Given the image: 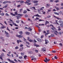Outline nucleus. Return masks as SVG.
<instances>
[{"mask_svg": "<svg viewBox=\"0 0 63 63\" xmlns=\"http://www.w3.org/2000/svg\"><path fill=\"white\" fill-rule=\"evenodd\" d=\"M47 27H49V26H52L53 28H51V29L53 30H56V29L52 25H50V26H47Z\"/></svg>", "mask_w": 63, "mask_h": 63, "instance_id": "nucleus-1", "label": "nucleus"}, {"mask_svg": "<svg viewBox=\"0 0 63 63\" xmlns=\"http://www.w3.org/2000/svg\"><path fill=\"white\" fill-rule=\"evenodd\" d=\"M15 14H13L12 13H10L11 14V15L13 16H15V15H17V12H16L15 13Z\"/></svg>", "mask_w": 63, "mask_h": 63, "instance_id": "nucleus-2", "label": "nucleus"}, {"mask_svg": "<svg viewBox=\"0 0 63 63\" xmlns=\"http://www.w3.org/2000/svg\"><path fill=\"white\" fill-rule=\"evenodd\" d=\"M16 37H19V38H22V37H23V35H18L16 34Z\"/></svg>", "mask_w": 63, "mask_h": 63, "instance_id": "nucleus-3", "label": "nucleus"}, {"mask_svg": "<svg viewBox=\"0 0 63 63\" xmlns=\"http://www.w3.org/2000/svg\"><path fill=\"white\" fill-rule=\"evenodd\" d=\"M46 60H44V61L45 62L47 63V61H49L50 60L49 59H47V58H45Z\"/></svg>", "mask_w": 63, "mask_h": 63, "instance_id": "nucleus-4", "label": "nucleus"}, {"mask_svg": "<svg viewBox=\"0 0 63 63\" xmlns=\"http://www.w3.org/2000/svg\"><path fill=\"white\" fill-rule=\"evenodd\" d=\"M9 61L10 63H15V62H14V61H11L10 60V59H7Z\"/></svg>", "mask_w": 63, "mask_h": 63, "instance_id": "nucleus-5", "label": "nucleus"}, {"mask_svg": "<svg viewBox=\"0 0 63 63\" xmlns=\"http://www.w3.org/2000/svg\"><path fill=\"white\" fill-rule=\"evenodd\" d=\"M33 45L34 46H35L36 47H40V45H38L35 43H34L33 44Z\"/></svg>", "mask_w": 63, "mask_h": 63, "instance_id": "nucleus-6", "label": "nucleus"}, {"mask_svg": "<svg viewBox=\"0 0 63 63\" xmlns=\"http://www.w3.org/2000/svg\"><path fill=\"white\" fill-rule=\"evenodd\" d=\"M58 22L59 23H60V24H61V23H63V21L61 20H60L58 21Z\"/></svg>", "mask_w": 63, "mask_h": 63, "instance_id": "nucleus-7", "label": "nucleus"}, {"mask_svg": "<svg viewBox=\"0 0 63 63\" xmlns=\"http://www.w3.org/2000/svg\"><path fill=\"white\" fill-rule=\"evenodd\" d=\"M19 42H22V41H21V40H17V42L18 44H19Z\"/></svg>", "mask_w": 63, "mask_h": 63, "instance_id": "nucleus-8", "label": "nucleus"}, {"mask_svg": "<svg viewBox=\"0 0 63 63\" xmlns=\"http://www.w3.org/2000/svg\"><path fill=\"white\" fill-rule=\"evenodd\" d=\"M37 40L39 42H42V39L40 38H38Z\"/></svg>", "mask_w": 63, "mask_h": 63, "instance_id": "nucleus-9", "label": "nucleus"}, {"mask_svg": "<svg viewBox=\"0 0 63 63\" xmlns=\"http://www.w3.org/2000/svg\"><path fill=\"white\" fill-rule=\"evenodd\" d=\"M30 2V0H27L26 1V2H25V4H27H27H28V2Z\"/></svg>", "mask_w": 63, "mask_h": 63, "instance_id": "nucleus-10", "label": "nucleus"}, {"mask_svg": "<svg viewBox=\"0 0 63 63\" xmlns=\"http://www.w3.org/2000/svg\"><path fill=\"white\" fill-rule=\"evenodd\" d=\"M49 6H50V5L49 4H47L46 5V7L47 8H48L49 7Z\"/></svg>", "mask_w": 63, "mask_h": 63, "instance_id": "nucleus-11", "label": "nucleus"}, {"mask_svg": "<svg viewBox=\"0 0 63 63\" xmlns=\"http://www.w3.org/2000/svg\"><path fill=\"white\" fill-rule=\"evenodd\" d=\"M34 16H37V17H41V16H39L38 14H37L36 15H34Z\"/></svg>", "mask_w": 63, "mask_h": 63, "instance_id": "nucleus-12", "label": "nucleus"}, {"mask_svg": "<svg viewBox=\"0 0 63 63\" xmlns=\"http://www.w3.org/2000/svg\"><path fill=\"white\" fill-rule=\"evenodd\" d=\"M45 41L46 42L45 43L46 44H47L48 43V41L46 39L45 40Z\"/></svg>", "mask_w": 63, "mask_h": 63, "instance_id": "nucleus-13", "label": "nucleus"}, {"mask_svg": "<svg viewBox=\"0 0 63 63\" xmlns=\"http://www.w3.org/2000/svg\"><path fill=\"white\" fill-rule=\"evenodd\" d=\"M48 23V24H49V22H48V21H46V22L45 23V25H47V23Z\"/></svg>", "mask_w": 63, "mask_h": 63, "instance_id": "nucleus-14", "label": "nucleus"}, {"mask_svg": "<svg viewBox=\"0 0 63 63\" xmlns=\"http://www.w3.org/2000/svg\"><path fill=\"white\" fill-rule=\"evenodd\" d=\"M19 34H20V35H22V34H23V32L22 31H20L19 32Z\"/></svg>", "mask_w": 63, "mask_h": 63, "instance_id": "nucleus-15", "label": "nucleus"}, {"mask_svg": "<svg viewBox=\"0 0 63 63\" xmlns=\"http://www.w3.org/2000/svg\"><path fill=\"white\" fill-rule=\"evenodd\" d=\"M16 17H17V18L18 19V18H20V16H17Z\"/></svg>", "mask_w": 63, "mask_h": 63, "instance_id": "nucleus-16", "label": "nucleus"}, {"mask_svg": "<svg viewBox=\"0 0 63 63\" xmlns=\"http://www.w3.org/2000/svg\"><path fill=\"white\" fill-rule=\"evenodd\" d=\"M54 14L57 15H59V13L56 12H54Z\"/></svg>", "mask_w": 63, "mask_h": 63, "instance_id": "nucleus-17", "label": "nucleus"}, {"mask_svg": "<svg viewBox=\"0 0 63 63\" xmlns=\"http://www.w3.org/2000/svg\"><path fill=\"white\" fill-rule=\"evenodd\" d=\"M29 42H33L34 41V40H31V39H30L29 40Z\"/></svg>", "mask_w": 63, "mask_h": 63, "instance_id": "nucleus-18", "label": "nucleus"}, {"mask_svg": "<svg viewBox=\"0 0 63 63\" xmlns=\"http://www.w3.org/2000/svg\"><path fill=\"white\" fill-rule=\"evenodd\" d=\"M5 35L7 37H10V35L9 34Z\"/></svg>", "mask_w": 63, "mask_h": 63, "instance_id": "nucleus-19", "label": "nucleus"}, {"mask_svg": "<svg viewBox=\"0 0 63 63\" xmlns=\"http://www.w3.org/2000/svg\"><path fill=\"white\" fill-rule=\"evenodd\" d=\"M7 3H8V1H6L3 2V4H6Z\"/></svg>", "mask_w": 63, "mask_h": 63, "instance_id": "nucleus-20", "label": "nucleus"}, {"mask_svg": "<svg viewBox=\"0 0 63 63\" xmlns=\"http://www.w3.org/2000/svg\"><path fill=\"white\" fill-rule=\"evenodd\" d=\"M58 28H59L58 29V30H59V31H61V29H60V27H58Z\"/></svg>", "mask_w": 63, "mask_h": 63, "instance_id": "nucleus-21", "label": "nucleus"}, {"mask_svg": "<svg viewBox=\"0 0 63 63\" xmlns=\"http://www.w3.org/2000/svg\"><path fill=\"white\" fill-rule=\"evenodd\" d=\"M1 29H3V28H6V27L5 26H3L1 27Z\"/></svg>", "mask_w": 63, "mask_h": 63, "instance_id": "nucleus-22", "label": "nucleus"}, {"mask_svg": "<svg viewBox=\"0 0 63 63\" xmlns=\"http://www.w3.org/2000/svg\"><path fill=\"white\" fill-rule=\"evenodd\" d=\"M8 6V4L6 5L4 7H3V8H7V7Z\"/></svg>", "mask_w": 63, "mask_h": 63, "instance_id": "nucleus-23", "label": "nucleus"}, {"mask_svg": "<svg viewBox=\"0 0 63 63\" xmlns=\"http://www.w3.org/2000/svg\"><path fill=\"white\" fill-rule=\"evenodd\" d=\"M38 1H34L33 2L34 3H38Z\"/></svg>", "mask_w": 63, "mask_h": 63, "instance_id": "nucleus-24", "label": "nucleus"}, {"mask_svg": "<svg viewBox=\"0 0 63 63\" xmlns=\"http://www.w3.org/2000/svg\"><path fill=\"white\" fill-rule=\"evenodd\" d=\"M43 50L44 51H46V49L45 48H43Z\"/></svg>", "mask_w": 63, "mask_h": 63, "instance_id": "nucleus-25", "label": "nucleus"}, {"mask_svg": "<svg viewBox=\"0 0 63 63\" xmlns=\"http://www.w3.org/2000/svg\"><path fill=\"white\" fill-rule=\"evenodd\" d=\"M39 18L37 17H36V19L34 20H39Z\"/></svg>", "mask_w": 63, "mask_h": 63, "instance_id": "nucleus-26", "label": "nucleus"}, {"mask_svg": "<svg viewBox=\"0 0 63 63\" xmlns=\"http://www.w3.org/2000/svg\"><path fill=\"white\" fill-rule=\"evenodd\" d=\"M28 29L30 31H32V29H31V28L30 27H29Z\"/></svg>", "mask_w": 63, "mask_h": 63, "instance_id": "nucleus-27", "label": "nucleus"}, {"mask_svg": "<svg viewBox=\"0 0 63 63\" xmlns=\"http://www.w3.org/2000/svg\"><path fill=\"white\" fill-rule=\"evenodd\" d=\"M16 23H19V21L18 20H16Z\"/></svg>", "mask_w": 63, "mask_h": 63, "instance_id": "nucleus-28", "label": "nucleus"}, {"mask_svg": "<svg viewBox=\"0 0 63 63\" xmlns=\"http://www.w3.org/2000/svg\"><path fill=\"white\" fill-rule=\"evenodd\" d=\"M4 32H5V34H9V33H8V32H6V31H4Z\"/></svg>", "mask_w": 63, "mask_h": 63, "instance_id": "nucleus-29", "label": "nucleus"}, {"mask_svg": "<svg viewBox=\"0 0 63 63\" xmlns=\"http://www.w3.org/2000/svg\"><path fill=\"white\" fill-rule=\"evenodd\" d=\"M26 13H27V11H26V10H25L23 12V13L24 14H26Z\"/></svg>", "mask_w": 63, "mask_h": 63, "instance_id": "nucleus-30", "label": "nucleus"}, {"mask_svg": "<svg viewBox=\"0 0 63 63\" xmlns=\"http://www.w3.org/2000/svg\"><path fill=\"white\" fill-rule=\"evenodd\" d=\"M26 34H27V35H29V34H30V32H26Z\"/></svg>", "mask_w": 63, "mask_h": 63, "instance_id": "nucleus-31", "label": "nucleus"}, {"mask_svg": "<svg viewBox=\"0 0 63 63\" xmlns=\"http://www.w3.org/2000/svg\"><path fill=\"white\" fill-rule=\"evenodd\" d=\"M51 11V10L49 9L48 10V11L47 12V13H49V12H50Z\"/></svg>", "mask_w": 63, "mask_h": 63, "instance_id": "nucleus-32", "label": "nucleus"}, {"mask_svg": "<svg viewBox=\"0 0 63 63\" xmlns=\"http://www.w3.org/2000/svg\"><path fill=\"white\" fill-rule=\"evenodd\" d=\"M38 5H39V4H38V3H36L34 5L35 6H37Z\"/></svg>", "mask_w": 63, "mask_h": 63, "instance_id": "nucleus-33", "label": "nucleus"}, {"mask_svg": "<svg viewBox=\"0 0 63 63\" xmlns=\"http://www.w3.org/2000/svg\"><path fill=\"white\" fill-rule=\"evenodd\" d=\"M1 15L2 16H4V13H2L1 14Z\"/></svg>", "mask_w": 63, "mask_h": 63, "instance_id": "nucleus-34", "label": "nucleus"}, {"mask_svg": "<svg viewBox=\"0 0 63 63\" xmlns=\"http://www.w3.org/2000/svg\"><path fill=\"white\" fill-rule=\"evenodd\" d=\"M24 1L23 0H22L20 2V4H22V3H24Z\"/></svg>", "mask_w": 63, "mask_h": 63, "instance_id": "nucleus-35", "label": "nucleus"}, {"mask_svg": "<svg viewBox=\"0 0 63 63\" xmlns=\"http://www.w3.org/2000/svg\"><path fill=\"white\" fill-rule=\"evenodd\" d=\"M5 15L6 16H9V15L8 13H6Z\"/></svg>", "mask_w": 63, "mask_h": 63, "instance_id": "nucleus-36", "label": "nucleus"}, {"mask_svg": "<svg viewBox=\"0 0 63 63\" xmlns=\"http://www.w3.org/2000/svg\"><path fill=\"white\" fill-rule=\"evenodd\" d=\"M36 58H33L32 59V60H36Z\"/></svg>", "mask_w": 63, "mask_h": 63, "instance_id": "nucleus-37", "label": "nucleus"}, {"mask_svg": "<svg viewBox=\"0 0 63 63\" xmlns=\"http://www.w3.org/2000/svg\"><path fill=\"white\" fill-rule=\"evenodd\" d=\"M31 4V3H29V2L28 3V5H30Z\"/></svg>", "mask_w": 63, "mask_h": 63, "instance_id": "nucleus-38", "label": "nucleus"}, {"mask_svg": "<svg viewBox=\"0 0 63 63\" xmlns=\"http://www.w3.org/2000/svg\"><path fill=\"white\" fill-rule=\"evenodd\" d=\"M54 58L55 59H57V57L56 56H55L54 57Z\"/></svg>", "mask_w": 63, "mask_h": 63, "instance_id": "nucleus-39", "label": "nucleus"}, {"mask_svg": "<svg viewBox=\"0 0 63 63\" xmlns=\"http://www.w3.org/2000/svg\"><path fill=\"white\" fill-rule=\"evenodd\" d=\"M59 0H55V2H56V3H57V2H59Z\"/></svg>", "mask_w": 63, "mask_h": 63, "instance_id": "nucleus-40", "label": "nucleus"}, {"mask_svg": "<svg viewBox=\"0 0 63 63\" xmlns=\"http://www.w3.org/2000/svg\"><path fill=\"white\" fill-rule=\"evenodd\" d=\"M55 22H57V24H58V25H59V24H58V23L57 22H58V20H56Z\"/></svg>", "mask_w": 63, "mask_h": 63, "instance_id": "nucleus-41", "label": "nucleus"}, {"mask_svg": "<svg viewBox=\"0 0 63 63\" xmlns=\"http://www.w3.org/2000/svg\"><path fill=\"white\" fill-rule=\"evenodd\" d=\"M18 16H22V15L20 14H18Z\"/></svg>", "mask_w": 63, "mask_h": 63, "instance_id": "nucleus-42", "label": "nucleus"}, {"mask_svg": "<svg viewBox=\"0 0 63 63\" xmlns=\"http://www.w3.org/2000/svg\"><path fill=\"white\" fill-rule=\"evenodd\" d=\"M26 44H27V45H29L30 44H29V42H26Z\"/></svg>", "mask_w": 63, "mask_h": 63, "instance_id": "nucleus-43", "label": "nucleus"}, {"mask_svg": "<svg viewBox=\"0 0 63 63\" xmlns=\"http://www.w3.org/2000/svg\"><path fill=\"white\" fill-rule=\"evenodd\" d=\"M54 32H55L56 33H58V34H59V32H58L57 31H54Z\"/></svg>", "mask_w": 63, "mask_h": 63, "instance_id": "nucleus-44", "label": "nucleus"}, {"mask_svg": "<svg viewBox=\"0 0 63 63\" xmlns=\"http://www.w3.org/2000/svg\"><path fill=\"white\" fill-rule=\"evenodd\" d=\"M51 36L53 37H54V34H52L51 35Z\"/></svg>", "mask_w": 63, "mask_h": 63, "instance_id": "nucleus-45", "label": "nucleus"}, {"mask_svg": "<svg viewBox=\"0 0 63 63\" xmlns=\"http://www.w3.org/2000/svg\"><path fill=\"white\" fill-rule=\"evenodd\" d=\"M44 21V20H42L41 19H40L39 20V21Z\"/></svg>", "mask_w": 63, "mask_h": 63, "instance_id": "nucleus-46", "label": "nucleus"}, {"mask_svg": "<svg viewBox=\"0 0 63 63\" xmlns=\"http://www.w3.org/2000/svg\"><path fill=\"white\" fill-rule=\"evenodd\" d=\"M42 12H43V14H45V13H46V12H45V11H42Z\"/></svg>", "mask_w": 63, "mask_h": 63, "instance_id": "nucleus-47", "label": "nucleus"}, {"mask_svg": "<svg viewBox=\"0 0 63 63\" xmlns=\"http://www.w3.org/2000/svg\"><path fill=\"white\" fill-rule=\"evenodd\" d=\"M59 34L60 35H62V33L61 32H59Z\"/></svg>", "mask_w": 63, "mask_h": 63, "instance_id": "nucleus-48", "label": "nucleus"}, {"mask_svg": "<svg viewBox=\"0 0 63 63\" xmlns=\"http://www.w3.org/2000/svg\"><path fill=\"white\" fill-rule=\"evenodd\" d=\"M60 25H61V27H63V24H60Z\"/></svg>", "mask_w": 63, "mask_h": 63, "instance_id": "nucleus-49", "label": "nucleus"}, {"mask_svg": "<svg viewBox=\"0 0 63 63\" xmlns=\"http://www.w3.org/2000/svg\"><path fill=\"white\" fill-rule=\"evenodd\" d=\"M19 58L20 59H22V56L19 57Z\"/></svg>", "mask_w": 63, "mask_h": 63, "instance_id": "nucleus-50", "label": "nucleus"}, {"mask_svg": "<svg viewBox=\"0 0 63 63\" xmlns=\"http://www.w3.org/2000/svg\"><path fill=\"white\" fill-rule=\"evenodd\" d=\"M35 52H38V50H37L35 49Z\"/></svg>", "mask_w": 63, "mask_h": 63, "instance_id": "nucleus-51", "label": "nucleus"}, {"mask_svg": "<svg viewBox=\"0 0 63 63\" xmlns=\"http://www.w3.org/2000/svg\"><path fill=\"white\" fill-rule=\"evenodd\" d=\"M3 37L2 36H0V39H3Z\"/></svg>", "mask_w": 63, "mask_h": 63, "instance_id": "nucleus-52", "label": "nucleus"}, {"mask_svg": "<svg viewBox=\"0 0 63 63\" xmlns=\"http://www.w3.org/2000/svg\"><path fill=\"white\" fill-rule=\"evenodd\" d=\"M26 57H27V56L26 55H25V56L24 57V59H26Z\"/></svg>", "mask_w": 63, "mask_h": 63, "instance_id": "nucleus-53", "label": "nucleus"}, {"mask_svg": "<svg viewBox=\"0 0 63 63\" xmlns=\"http://www.w3.org/2000/svg\"><path fill=\"white\" fill-rule=\"evenodd\" d=\"M21 55H24V53H21Z\"/></svg>", "mask_w": 63, "mask_h": 63, "instance_id": "nucleus-54", "label": "nucleus"}, {"mask_svg": "<svg viewBox=\"0 0 63 63\" xmlns=\"http://www.w3.org/2000/svg\"><path fill=\"white\" fill-rule=\"evenodd\" d=\"M27 11H28L29 12H30V10H29V9L28 8H27Z\"/></svg>", "mask_w": 63, "mask_h": 63, "instance_id": "nucleus-55", "label": "nucleus"}, {"mask_svg": "<svg viewBox=\"0 0 63 63\" xmlns=\"http://www.w3.org/2000/svg\"><path fill=\"white\" fill-rule=\"evenodd\" d=\"M10 21H11V22H13V20L11 19H10Z\"/></svg>", "mask_w": 63, "mask_h": 63, "instance_id": "nucleus-56", "label": "nucleus"}, {"mask_svg": "<svg viewBox=\"0 0 63 63\" xmlns=\"http://www.w3.org/2000/svg\"><path fill=\"white\" fill-rule=\"evenodd\" d=\"M48 33H46L45 34V36H47V35H48Z\"/></svg>", "mask_w": 63, "mask_h": 63, "instance_id": "nucleus-57", "label": "nucleus"}, {"mask_svg": "<svg viewBox=\"0 0 63 63\" xmlns=\"http://www.w3.org/2000/svg\"><path fill=\"white\" fill-rule=\"evenodd\" d=\"M55 52H56V51L55 50L52 51V52H53V53H55Z\"/></svg>", "mask_w": 63, "mask_h": 63, "instance_id": "nucleus-58", "label": "nucleus"}, {"mask_svg": "<svg viewBox=\"0 0 63 63\" xmlns=\"http://www.w3.org/2000/svg\"><path fill=\"white\" fill-rule=\"evenodd\" d=\"M9 25L11 26L12 27L13 26V24H9Z\"/></svg>", "mask_w": 63, "mask_h": 63, "instance_id": "nucleus-59", "label": "nucleus"}, {"mask_svg": "<svg viewBox=\"0 0 63 63\" xmlns=\"http://www.w3.org/2000/svg\"><path fill=\"white\" fill-rule=\"evenodd\" d=\"M37 11L38 12H40V11H41V9H37Z\"/></svg>", "mask_w": 63, "mask_h": 63, "instance_id": "nucleus-60", "label": "nucleus"}, {"mask_svg": "<svg viewBox=\"0 0 63 63\" xmlns=\"http://www.w3.org/2000/svg\"><path fill=\"white\" fill-rule=\"evenodd\" d=\"M20 5H18V6H17V7H20Z\"/></svg>", "mask_w": 63, "mask_h": 63, "instance_id": "nucleus-61", "label": "nucleus"}, {"mask_svg": "<svg viewBox=\"0 0 63 63\" xmlns=\"http://www.w3.org/2000/svg\"><path fill=\"white\" fill-rule=\"evenodd\" d=\"M18 48V47L16 46L15 47V49H17Z\"/></svg>", "mask_w": 63, "mask_h": 63, "instance_id": "nucleus-62", "label": "nucleus"}, {"mask_svg": "<svg viewBox=\"0 0 63 63\" xmlns=\"http://www.w3.org/2000/svg\"><path fill=\"white\" fill-rule=\"evenodd\" d=\"M59 45L60 46H62V44L61 43H60L59 44Z\"/></svg>", "mask_w": 63, "mask_h": 63, "instance_id": "nucleus-63", "label": "nucleus"}, {"mask_svg": "<svg viewBox=\"0 0 63 63\" xmlns=\"http://www.w3.org/2000/svg\"><path fill=\"white\" fill-rule=\"evenodd\" d=\"M50 17V16H47V18H49V17Z\"/></svg>", "mask_w": 63, "mask_h": 63, "instance_id": "nucleus-64", "label": "nucleus"}]
</instances>
